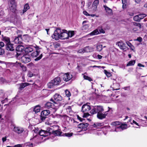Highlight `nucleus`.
Instances as JSON below:
<instances>
[{
    "instance_id": "57",
    "label": "nucleus",
    "mask_w": 147,
    "mask_h": 147,
    "mask_svg": "<svg viewBox=\"0 0 147 147\" xmlns=\"http://www.w3.org/2000/svg\"><path fill=\"white\" fill-rule=\"evenodd\" d=\"M7 137L5 136L4 137H3L2 138V140L3 142H5L7 140Z\"/></svg>"
},
{
    "instance_id": "50",
    "label": "nucleus",
    "mask_w": 147,
    "mask_h": 147,
    "mask_svg": "<svg viewBox=\"0 0 147 147\" xmlns=\"http://www.w3.org/2000/svg\"><path fill=\"white\" fill-rule=\"evenodd\" d=\"M77 117L78 119L81 122H82L83 120H85L84 119L81 118L78 115H77Z\"/></svg>"
},
{
    "instance_id": "32",
    "label": "nucleus",
    "mask_w": 147,
    "mask_h": 147,
    "mask_svg": "<svg viewBox=\"0 0 147 147\" xmlns=\"http://www.w3.org/2000/svg\"><path fill=\"white\" fill-rule=\"evenodd\" d=\"M22 37L21 36H19L15 38V41L16 42L18 43H21Z\"/></svg>"
},
{
    "instance_id": "61",
    "label": "nucleus",
    "mask_w": 147,
    "mask_h": 147,
    "mask_svg": "<svg viewBox=\"0 0 147 147\" xmlns=\"http://www.w3.org/2000/svg\"><path fill=\"white\" fill-rule=\"evenodd\" d=\"M133 123L136 124L137 125L139 126V125H138V123H137V122L136 121H135L134 120H133Z\"/></svg>"
},
{
    "instance_id": "41",
    "label": "nucleus",
    "mask_w": 147,
    "mask_h": 147,
    "mask_svg": "<svg viewBox=\"0 0 147 147\" xmlns=\"http://www.w3.org/2000/svg\"><path fill=\"white\" fill-rule=\"evenodd\" d=\"M65 94L66 96L67 97H69L71 95L70 92L67 90H65Z\"/></svg>"
},
{
    "instance_id": "64",
    "label": "nucleus",
    "mask_w": 147,
    "mask_h": 147,
    "mask_svg": "<svg viewBox=\"0 0 147 147\" xmlns=\"http://www.w3.org/2000/svg\"><path fill=\"white\" fill-rule=\"evenodd\" d=\"M133 25L135 26H137V25H138V23L136 22H134L133 23Z\"/></svg>"
},
{
    "instance_id": "3",
    "label": "nucleus",
    "mask_w": 147,
    "mask_h": 147,
    "mask_svg": "<svg viewBox=\"0 0 147 147\" xmlns=\"http://www.w3.org/2000/svg\"><path fill=\"white\" fill-rule=\"evenodd\" d=\"M9 6L10 10L13 12H15L17 10L16 3L15 0H8Z\"/></svg>"
},
{
    "instance_id": "6",
    "label": "nucleus",
    "mask_w": 147,
    "mask_h": 147,
    "mask_svg": "<svg viewBox=\"0 0 147 147\" xmlns=\"http://www.w3.org/2000/svg\"><path fill=\"white\" fill-rule=\"evenodd\" d=\"M62 32L61 31L60 34V38L62 39H67L69 37V31H67L65 29L62 30Z\"/></svg>"
},
{
    "instance_id": "15",
    "label": "nucleus",
    "mask_w": 147,
    "mask_h": 147,
    "mask_svg": "<svg viewBox=\"0 0 147 147\" xmlns=\"http://www.w3.org/2000/svg\"><path fill=\"white\" fill-rule=\"evenodd\" d=\"M116 44L121 49L123 50H124L127 48L128 49L125 44L121 41H118L116 42Z\"/></svg>"
},
{
    "instance_id": "19",
    "label": "nucleus",
    "mask_w": 147,
    "mask_h": 147,
    "mask_svg": "<svg viewBox=\"0 0 147 147\" xmlns=\"http://www.w3.org/2000/svg\"><path fill=\"white\" fill-rule=\"evenodd\" d=\"M55 104L54 103H53L51 102H48L45 104V108L47 109L52 108L55 109V106L54 105Z\"/></svg>"
},
{
    "instance_id": "60",
    "label": "nucleus",
    "mask_w": 147,
    "mask_h": 147,
    "mask_svg": "<svg viewBox=\"0 0 147 147\" xmlns=\"http://www.w3.org/2000/svg\"><path fill=\"white\" fill-rule=\"evenodd\" d=\"M97 57H98V58L99 59H101L102 58V56L101 55H98Z\"/></svg>"
},
{
    "instance_id": "16",
    "label": "nucleus",
    "mask_w": 147,
    "mask_h": 147,
    "mask_svg": "<svg viewBox=\"0 0 147 147\" xmlns=\"http://www.w3.org/2000/svg\"><path fill=\"white\" fill-rule=\"evenodd\" d=\"M89 125L88 123H80L78 125V128H81L82 130L86 131L87 130V127Z\"/></svg>"
},
{
    "instance_id": "62",
    "label": "nucleus",
    "mask_w": 147,
    "mask_h": 147,
    "mask_svg": "<svg viewBox=\"0 0 147 147\" xmlns=\"http://www.w3.org/2000/svg\"><path fill=\"white\" fill-rule=\"evenodd\" d=\"M34 74H31V73H29L28 74V76L29 77H31L32 76H33Z\"/></svg>"
},
{
    "instance_id": "44",
    "label": "nucleus",
    "mask_w": 147,
    "mask_h": 147,
    "mask_svg": "<svg viewBox=\"0 0 147 147\" xmlns=\"http://www.w3.org/2000/svg\"><path fill=\"white\" fill-rule=\"evenodd\" d=\"M69 31V37H71L74 35V31Z\"/></svg>"
},
{
    "instance_id": "23",
    "label": "nucleus",
    "mask_w": 147,
    "mask_h": 147,
    "mask_svg": "<svg viewBox=\"0 0 147 147\" xmlns=\"http://www.w3.org/2000/svg\"><path fill=\"white\" fill-rule=\"evenodd\" d=\"M40 106L39 105H36L33 108V111L35 113L39 112L40 110Z\"/></svg>"
},
{
    "instance_id": "36",
    "label": "nucleus",
    "mask_w": 147,
    "mask_h": 147,
    "mask_svg": "<svg viewBox=\"0 0 147 147\" xmlns=\"http://www.w3.org/2000/svg\"><path fill=\"white\" fill-rule=\"evenodd\" d=\"M83 78L84 79L88 80L90 82L92 81V79L90 77L88 76L84 75L83 76Z\"/></svg>"
},
{
    "instance_id": "1",
    "label": "nucleus",
    "mask_w": 147,
    "mask_h": 147,
    "mask_svg": "<svg viewBox=\"0 0 147 147\" xmlns=\"http://www.w3.org/2000/svg\"><path fill=\"white\" fill-rule=\"evenodd\" d=\"M103 106L100 105L95 106L93 109L90 111V113L92 115L98 113H102L104 111Z\"/></svg>"
},
{
    "instance_id": "45",
    "label": "nucleus",
    "mask_w": 147,
    "mask_h": 147,
    "mask_svg": "<svg viewBox=\"0 0 147 147\" xmlns=\"http://www.w3.org/2000/svg\"><path fill=\"white\" fill-rule=\"evenodd\" d=\"M85 52L84 48L80 49L78 51V52L79 53H84Z\"/></svg>"
},
{
    "instance_id": "59",
    "label": "nucleus",
    "mask_w": 147,
    "mask_h": 147,
    "mask_svg": "<svg viewBox=\"0 0 147 147\" xmlns=\"http://www.w3.org/2000/svg\"><path fill=\"white\" fill-rule=\"evenodd\" d=\"M138 66L139 67H145V66L143 65H142V64L139 63L138 64Z\"/></svg>"
},
{
    "instance_id": "10",
    "label": "nucleus",
    "mask_w": 147,
    "mask_h": 147,
    "mask_svg": "<svg viewBox=\"0 0 147 147\" xmlns=\"http://www.w3.org/2000/svg\"><path fill=\"white\" fill-rule=\"evenodd\" d=\"M40 53L38 52V51H34L31 53V55L32 57H36V58L34 59L35 61H38L40 60L42 58L43 56V55L42 53L40 54L39 56L37 57L39 54Z\"/></svg>"
},
{
    "instance_id": "63",
    "label": "nucleus",
    "mask_w": 147,
    "mask_h": 147,
    "mask_svg": "<svg viewBox=\"0 0 147 147\" xmlns=\"http://www.w3.org/2000/svg\"><path fill=\"white\" fill-rule=\"evenodd\" d=\"M137 26L138 27L139 29H141V25L140 23H138Z\"/></svg>"
},
{
    "instance_id": "22",
    "label": "nucleus",
    "mask_w": 147,
    "mask_h": 147,
    "mask_svg": "<svg viewBox=\"0 0 147 147\" xmlns=\"http://www.w3.org/2000/svg\"><path fill=\"white\" fill-rule=\"evenodd\" d=\"M30 7L29 4L28 3L26 4L24 6V9L22 10V12L21 13V15H22Z\"/></svg>"
},
{
    "instance_id": "18",
    "label": "nucleus",
    "mask_w": 147,
    "mask_h": 147,
    "mask_svg": "<svg viewBox=\"0 0 147 147\" xmlns=\"http://www.w3.org/2000/svg\"><path fill=\"white\" fill-rule=\"evenodd\" d=\"M13 131L18 134H21L24 131V129L19 127H14L13 128Z\"/></svg>"
},
{
    "instance_id": "47",
    "label": "nucleus",
    "mask_w": 147,
    "mask_h": 147,
    "mask_svg": "<svg viewBox=\"0 0 147 147\" xmlns=\"http://www.w3.org/2000/svg\"><path fill=\"white\" fill-rule=\"evenodd\" d=\"M26 146L28 147H32L33 146V144L32 143H30L28 142L26 143Z\"/></svg>"
},
{
    "instance_id": "31",
    "label": "nucleus",
    "mask_w": 147,
    "mask_h": 147,
    "mask_svg": "<svg viewBox=\"0 0 147 147\" xmlns=\"http://www.w3.org/2000/svg\"><path fill=\"white\" fill-rule=\"evenodd\" d=\"M3 40L6 42V44H8L11 42L9 38L5 36L3 38Z\"/></svg>"
},
{
    "instance_id": "58",
    "label": "nucleus",
    "mask_w": 147,
    "mask_h": 147,
    "mask_svg": "<svg viewBox=\"0 0 147 147\" xmlns=\"http://www.w3.org/2000/svg\"><path fill=\"white\" fill-rule=\"evenodd\" d=\"M13 147H22V146L20 144H18L14 145Z\"/></svg>"
},
{
    "instance_id": "33",
    "label": "nucleus",
    "mask_w": 147,
    "mask_h": 147,
    "mask_svg": "<svg viewBox=\"0 0 147 147\" xmlns=\"http://www.w3.org/2000/svg\"><path fill=\"white\" fill-rule=\"evenodd\" d=\"M73 134V133H66L62 135V136H65L68 137L71 136Z\"/></svg>"
},
{
    "instance_id": "35",
    "label": "nucleus",
    "mask_w": 147,
    "mask_h": 147,
    "mask_svg": "<svg viewBox=\"0 0 147 147\" xmlns=\"http://www.w3.org/2000/svg\"><path fill=\"white\" fill-rule=\"evenodd\" d=\"M102 49V45H100L96 46V50L97 51L100 52Z\"/></svg>"
},
{
    "instance_id": "20",
    "label": "nucleus",
    "mask_w": 147,
    "mask_h": 147,
    "mask_svg": "<svg viewBox=\"0 0 147 147\" xmlns=\"http://www.w3.org/2000/svg\"><path fill=\"white\" fill-rule=\"evenodd\" d=\"M30 84L27 82L20 84H18L19 86V89L20 90H22L26 87L28 86Z\"/></svg>"
},
{
    "instance_id": "2",
    "label": "nucleus",
    "mask_w": 147,
    "mask_h": 147,
    "mask_svg": "<svg viewBox=\"0 0 147 147\" xmlns=\"http://www.w3.org/2000/svg\"><path fill=\"white\" fill-rule=\"evenodd\" d=\"M61 81V80L60 77H57L51 80V82L48 84V86L49 88H51L54 86L59 85Z\"/></svg>"
},
{
    "instance_id": "52",
    "label": "nucleus",
    "mask_w": 147,
    "mask_h": 147,
    "mask_svg": "<svg viewBox=\"0 0 147 147\" xmlns=\"http://www.w3.org/2000/svg\"><path fill=\"white\" fill-rule=\"evenodd\" d=\"M136 40L141 42L142 41V39L141 37H138Z\"/></svg>"
},
{
    "instance_id": "12",
    "label": "nucleus",
    "mask_w": 147,
    "mask_h": 147,
    "mask_svg": "<svg viewBox=\"0 0 147 147\" xmlns=\"http://www.w3.org/2000/svg\"><path fill=\"white\" fill-rule=\"evenodd\" d=\"M109 109L108 111H107L104 112V113H97V117L100 119H102L106 118V116L108 114L107 112H108L110 108L108 107Z\"/></svg>"
},
{
    "instance_id": "25",
    "label": "nucleus",
    "mask_w": 147,
    "mask_h": 147,
    "mask_svg": "<svg viewBox=\"0 0 147 147\" xmlns=\"http://www.w3.org/2000/svg\"><path fill=\"white\" fill-rule=\"evenodd\" d=\"M99 3L98 0H95L93 2L92 4V7L94 9H96L97 8V6Z\"/></svg>"
},
{
    "instance_id": "46",
    "label": "nucleus",
    "mask_w": 147,
    "mask_h": 147,
    "mask_svg": "<svg viewBox=\"0 0 147 147\" xmlns=\"http://www.w3.org/2000/svg\"><path fill=\"white\" fill-rule=\"evenodd\" d=\"M90 48L89 46H87L84 47V49L85 52H88L90 51Z\"/></svg>"
},
{
    "instance_id": "53",
    "label": "nucleus",
    "mask_w": 147,
    "mask_h": 147,
    "mask_svg": "<svg viewBox=\"0 0 147 147\" xmlns=\"http://www.w3.org/2000/svg\"><path fill=\"white\" fill-rule=\"evenodd\" d=\"M33 131H34V132L36 133V134L38 133L39 134V131H38V128H35L34 129H33Z\"/></svg>"
},
{
    "instance_id": "55",
    "label": "nucleus",
    "mask_w": 147,
    "mask_h": 147,
    "mask_svg": "<svg viewBox=\"0 0 147 147\" xmlns=\"http://www.w3.org/2000/svg\"><path fill=\"white\" fill-rule=\"evenodd\" d=\"M122 3L123 4L122 8L123 9H125L126 8V5L125 4V3H124L123 1H122Z\"/></svg>"
},
{
    "instance_id": "8",
    "label": "nucleus",
    "mask_w": 147,
    "mask_h": 147,
    "mask_svg": "<svg viewBox=\"0 0 147 147\" xmlns=\"http://www.w3.org/2000/svg\"><path fill=\"white\" fill-rule=\"evenodd\" d=\"M50 113L49 110H45L42 111L40 115V119L42 121L45 120L47 116L49 115Z\"/></svg>"
},
{
    "instance_id": "37",
    "label": "nucleus",
    "mask_w": 147,
    "mask_h": 147,
    "mask_svg": "<svg viewBox=\"0 0 147 147\" xmlns=\"http://www.w3.org/2000/svg\"><path fill=\"white\" fill-rule=\"evenodd\" d=\"M104 72L108 77H109L112 76L110 72L107 71L106 70H104Z\"/></svg>"
},
{
    "instance_id": "30",
    "label": "nucleus",
    "mask_w": 147,
    "mask_h": 147,
    "mask_svg": "<svg viewBox=\"0 0 147 147\" xmlns=\"http://www.w3.org/2000/svg\"><path fill=\"white\" fill-rule=\"evenodd\" d=\"M103 125V123H94L93 125V126L94 127L96 128L97 127H101Z\"/></svg>"
},
{
    "instance_id": "34",
    "label": "nucleus",
    "mask_w": 147,
    "mask_h": 147,
    "mask_svg": "<svg viewBox=\"0 0 147 147\" xmlns=\"http://www.w3.org/2000/svg\"><path fill=\"white\" fill-rule=\"evenodd\" d=\"M127 125L126 124L123 123L121 124L119 127H117L116 128H120L122 129H125L126 128Z\"/></svg>"
},
{
    "instance_id": "26",
    "label": "nucleus",
    "mask_w": 147,
    "mask_h": 147,
    "mask_svg": "<svg viewBox=\"0 0 147 147\" xmlns=\"http://www.w3.org/2000/svg\"><path fill=\"white\" fill-rule=\"evenodd\" d=\"M104 7L105 8L106 12L109 14H111L112 13V10L110 8L106 5H104Z\"/></svg>"
},
{
    "instance_id": "9",
    "label": "nucleus",
    "mask_w": 147,
    "mask_h": 147,
    "mask_svg": "<svg viewBox=\"0 0 147 147\" xmlns=\"http://www.w3.org/2000/svg\"><path fill=\"white\" fill-rule=\"evenodd\" d=\"M53 98H51L50 101L52 102L55 104H57V101H61L62 99V97L59 94H55L53 96Z\"/></svg>"
},
{
    "instance_id": "40",
    "label": "nucleus",
    "mask_w": 147,
    "mask_h": 147,
    "mask_svg": "<svg viewBox=\"0 0 147 147\" xmlns=\"http://www.w3.org/2000/svg\"><path fill=\"white\" fill-rule=\"evenodd\" d=\"M133 19L135 21L139 22L140 21L138 15H136L134 16V17Z\"/></svg>"
},
{
    "instance_id": "27",
    "label": "nucleus",
    "mask_w": 147,
    "mask_h": 147,
    "mask_svg": "<svg viewBox=\"0 0 147 147\" xmlns=\"http://www.w3.org/2000/svg\"><path fill=\"white\" fill-rule=\"evenodd\" d=\"M136 63V60H134L129 61L127 64V66H131L134 65Z\"/></svg>"
},
{
    "instance_id": "43",
    "label": "nucleus",
    "mask_w": 147,
    "mask_h": 147,
    "mask_svg": "<svg viewBox=\"0 0 147 147\" xmlns=\"http://www.w3.org/2000/svg\"><path fill=\"white\" fill-rule=\"evenodd\" d=\"M98 29L100 33H105V31L102 29V27H98Z\"/></svg>"
},
{
    "instance_id": "24",
    "label": "nucleus",
    "mask_w": 147,
    "mask_h": 147,
    "mask_svg": "<svg viewBox=\"0 0 147 147\" xmlns=\"http://www.w3.org/2000/svg\"><path fill=\"white\" fill-rule=\"evenodd\" d=\"M24 51L25 53L28 54L33 51V49L30 47H27L25 49Z\"/></svg>"
},
{
    "instance_id": "54",
    "label": "nucleus",
    "mask_w": 147,
    "mask_h": 147,
    "mask_svg": "<svg viewBox=\"0 0 147 147\" xmlns=\"http://www.w3.org/2000/svg\"><path fill=\"white\" fill-rule=\"evenodd\" d=\"M4 44L3 42H0V48H2L3 47H4Z\"/></svg>"
},
{
    "instance_id": "48",
    "label": "nucleus",
    "mask_w": 147,
    "mask_h": 147,
    "mask_svg": "<svg viewBox=\"0 0 147 147\" xmlns=\"http://www.w3.org/2000/svg\"><path fill=\"white\" fill-rule=\"evenodd\" d=\"M90 115L88 113H84L82 117L84 118L87 117Z\"/></svg>"
},
{
    "instance_id": "21",
    "label": "nucleus",
    "mask_w": 147,
    "mask_h": 147,
    "mask_svg": "<svg viewBox=\"0 0 147 147\" xmlns=\"http://www.w3.org/2000/svg\"><path fill=\"white\" fill-rule=\"evenodd\" d=\"M59 130V129L55 131L53 130L52 132H51V134H52L55 136H62V131H60Z\"/></svg>"
},
{
    "instance_id": "28",
    "label": "nucleus",
    "mask_w": 147,
    "mask_h": 147,
    "mask_svg": "<svg viewBox=\"0 0 147 147\" xmlns=\"http://www.w3.org/2000/svg\"><path fill=\"white\" fill-rule=\"evenodd\" d=\"M99 33V32L98 29H96L91 32L89 34L90 36H93L98 34Z\"/></svg>"
},
{
    "instance_id": "4",
    "label": "nucleus",
    "mask_w": 147,
    "mask_h": 147,
    "mask_svg": "<svg viewBox=\"0 0 147 147\" xmlns=\"http://www.w3.org/2000/svg\"><path fill=\"white\" fill-rule=\"evenodd\" d=\"M21 62L24 63H26L31 61L30 56L27 54H24L21 57Z\"/></svg>"
},
{
    "instance_id": "14",
    "label": "nucleus",
    "mask_w": 147,
    "mask_h": 147,
    "mask_svg": "<svg viewBox=\"0 0 147 147\" xmlns=\"http://www.w3.org/2000/svg\"><path fill=\"white\" fill-rule=\"evenodd\" d=\"M72 78V76L69 73L67 72L63 75V80L67 82L70 80Z\"/></svg>"
},
{
    "instance_id": "38",
    "label": "nucleus",
    "mask_w": 147,
    "mask_h": 147,
    "mask_svg": "<svg viewBox=\"0 0 147 147\" xmlns=\"http://www.w3.org/2000/svg\"><path fill=\"white\" fill-rule=\"evenodd\" d=\"M121 123L119 121H116L112 123L111 125L113 126L120 125Z\"/></svg>"
},
{
    "instance_id": "49",
    "label": "nucleus",
    "mask_w": 147,
    "mask_h": 147,
    "mask_svg": "<svg viewBox=\"0 0 147 147\" xmlns=\"http://www.w3.org/2000/svg\"><path fill=\"white\" fill-rule=\"evenodd\" d=\"M89 27L88 24H85L83 25V29L84 30H87Z\"/></svg>"
},
{
    "instance_id": "17",
    "label": "nucleus",
    "mask_w": 147,
    "mask_h": 147,
    "mask_svg": "<svg viewBox=\"0 0 147 147\" xmlns=\"http://www.w3.org/2000/svg\"><path fill=\"white\" fill-rule=\"evenodd\" d=\"M5 46L6 47V49L7 50L11 51H13L14 50V45L11 44V42L8 44H6Z\"/></svg>"
},
{
    "instance_id": "29",
    "label": "nucleus",
    "mask_w": 147,
    "mask_h": 147,
    "mask_svg": "<svg viewBox=\"0 0 147 147\" xmlns=\"http://www.w3.org/2000/svg\"><path fill=\"white\" fill-rule=\"evenodd\" d=\"M126 43L127 45L130 48V49L132 50H134V49H135V47L134 46H133L131 43L129 42L128 41H127L126 42Z\"/></svg>"
},
{
    "instance_id": "56",
    "label": "nucleus",
    "mask_w": 147,
    "mask_h": 147,
    "mask_svg": "<svg viewBox=\"0 0 147 147\" xmlns=\"http://www.w3.org/2000/svg\"><path fill=\"white\" fill-rule=\"evenodd\" d=\"M83 13L84 15L86 16H88L89 15V14L86 11H83Z\"/></svg>"
},
{
    "instance_id": "5",
    "label": "nucleus",
    "mask_w": 147,
    "mask_h": 147,
    "mask_svg": "<svg viewBox=\"0 0 147 147\" xmlns=\"http://www.w3.org/2000/svg\"><path fill=\"white\" fill-rule=\"evenodd\" d=\"M61 29L58 28H57L55 31L52 37L53 38L56 40H58L60 38Z\"/></svg>"
},
{
    "instance_id": "51",
    "label": "nucleus",
    "mask_w": 147,
    "mask_h": 147,
    "mask_svg": "<svg viewBox=\"0 0 147 147\" xmlns=\"http://www.w3.org/2000/svg\"><path fill=\"white\" fill-rule=\"evenodd\" d=\"M35 48L36 49V51H37L39 53H40V49H41L40 48H39V47L38 46H36V47H35Z\"/></svg>"
},
{
    "instance_id": "39",
    "label": "nucleus",
    "mask_w": 147,
    "mask_h": 147,
    "mask_svg": "<svg viewBox=\"0 0 147 147\" xmlns=\"http://www.w3.org/2000/svg\"><path fill=\"white\" fill-rule=\"evenodd\" d=\"M139 17V19L140 20L142 19H143L144 17H146V15L144 14H140L138 15Z\"/></svg>"
},
{
    "instance_id": "13",
    "label": "nucleus",
    "mask_w": 147,
    "mask_h": 147,
    "mask_svg": "<svg viewBox=\"0 0 147 147\" xmlns=\"http://www.w3.org/2000/svg\"><path fill=\"white\" fill-rule=\"evenodd\" d=\"M90 103L87 102L83 105L82 107L81 111L84 112H86L89 111L91 109V107L89 105Z\"/></svg>"
},
{
    "instance_id": "42",
    "label": "nucleus",
    "mask_w": 147,
    "mask_h": 147,
    "mask_svg": "<svg viewBox=\"0 0 147 147\" xmlns=\"http://www.w3.org/2000/svg\"><path fill=\"white\" fill-rule=\"evenodd\" d=\"M5 51L4 49L2 48H0V55H2L4 54Z\"/></svg>"
},
{
    "instance_id": "11",
    "label": "nucleus",
    "mask_w": 147,
    "mask_h": 147,
    "mask_svg": "<svg viewBox=\"0 0 147 147\" xmlns=\"http://www.w3.org/2000/svg\"><path fill=\"white\" fill-rule=\"evenodd\" d=\"M24 47L22 45H19L16 48V57H18L20 55L21 53L23 51L24 49Z\"/></svg>"
},
{
    "instance_id": "7",
    "label": "nucleus",
    "mask_w": 147,
    "mask_h": 147,
    "mask_svg": "<svg viewBox=\"0 0 147 147\" xmlns=\"http://www.w3.org/2000/svg\"><path fill=\"white\" fill-rule=\"evenodd\" d=\"M52 129L50 128H48L46 130L41 129L39 131V134L40 135L44 137H46L51 134L50 130Z\"/></svg>"
}]
</instances>
